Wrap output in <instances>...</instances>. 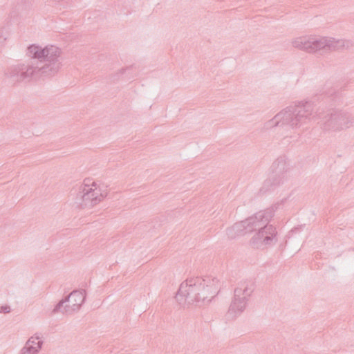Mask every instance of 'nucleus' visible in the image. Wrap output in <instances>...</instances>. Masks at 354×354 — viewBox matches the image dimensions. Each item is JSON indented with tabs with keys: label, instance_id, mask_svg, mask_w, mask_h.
I'll return each instance as SVG.
<instances>
[{
	"label": "nucleus",
	"instance_id": "1",
	"mask_svg": "<svg viewBox=\"0 0 354 354\" xmlns=\"http://www.w3.org/2000/svg\"><path fill=\"white\" fill-rule=\"evenodd\" d=\"M94 188L86 194V199H90L94 201H100L104 199L108 194V189L106 186L101 185L96 186L93 185Z\"/></svg>",
	"mask_w": 354,
	"mask_h": 354
},
{
	"label": "nucleus",
	"instance_id": "2",
	"mask_svg": "<svg viewBox=\"0 0 354 354\" xmlns=\"http://www.w3.org/2000/svg\"><path fill=\"white\" fill-rule=\"evenodd\" d=\"M40 347L39 342L37 341L36 339L31 338L27 342V348L29 350L37 351Z\"/></svg>",
	"mask_w": 354,
	"mask_h": 354
},
{
	"label": "nucleus",
	"instance_id": "4",
	"mask_svg": "<svg viewBox=\"0 0 354 354\" xmlns=\"http://www.w3.org/2000/svg\"><path fill=\"white\" fill-rule=\"evenodd\" d=\"M76 295H79L80 299L82 298V295H80V294L77 293V292H75L73 294H72L71 296H70V298H73L74 297H75Z\"/></svg>",
	"mask_w": 354,
	"mask_h": 354
},
{
	"label": "nucleus",
	"instance_id": "3",
	"mask_svg": "<svg viewBox=\"0 0 354 354\" xmlns=\"http://www.w3.org/2000/svg\"><path fill=\"white\" fill-rule=\"evenodd\" d=\"M37 46H30L29 48V50L31 53H34L35 56H37V52L35 51L37 50ZM38 57H39V55H38Z\"/></svg>",
	"mask_w": 354,
	"mask_h": 354
}]
</instances>
